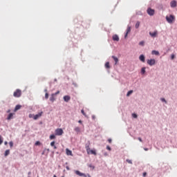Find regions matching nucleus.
I'll list each match as a JSON object with an SVG mask.
<instances>
[{
	"instance_id": "f257e3e1",
	"label": "nucleus",
	"mask_w": 177,
	"mask_h": 177,
	"mask_svg": "<svg viewBox=\"0 0 177 177\" xmlns=\"http://www.w3.org/2000/svg\"><path fill=\"white\" fill-rule=\"evenodd\" d=\"M166 20L167 22H169L171 24V23H173V21H175V16L174 15L167 16Z\"/></svg>"
},
{
	"instance_id": "f03ea898",
	"label": "nucleus",
	"mask_w": 177,
	"mask_h": 177,
	"mask_svg": "<svg viewBox=\"0 0 177 177\" xmlns=\"http://www.w3.org/2000/svg\"><path fill=\"white\" fill-rule=\"evenodd\" d=\"M64 133L62 129L58 128L55 129V136H62Z\"/></svg>"
},
{
	"instance_id": "7ed1b4c3",
	"label": "nucleus",
	"mask_w": 177,
	"mask_h": 177,
	"mask_svg": "<svg viewBox=\"0 0 177 177\" xmlns=\"http://www.w3.org/2000/svg\"><path fill=\"white\" fill-rule=\"evenodd\" d=\"M147 13L149 16H154V14L156 13V11L154 10V9H152L151 8H148L147 10Z\"/></svg>"
},
{
	"instance_id": "20e7f679",
	"label": "nucleus",
	"mask_w": 177,
	"mask_h": 177,
	"mask_svg": "<svg viewBox=\"0 0 177 177\" xmlns=\"http://www.w3.org/2000/svg\"><path fill=\"white\" fill-rule=\"evenodd\" d=\"M13 96L15 97H20V96H21V90L20 89H17L14 93H13Z\"/></svg>"
},
{
	"instance_id": "39448f33",
	"label": "nucleus",
	"mask_w": 177,
	"mask_h": 177,
	"mask_svg": "<svg viewBox=\"0 0 177 177\" xmlns=\"http://www.w3.org/2000/svg\"><path fill=\"white\" fill-rule=\"evenodd\" d=\"M147 64L149 66H154L156 64V59H151L147 60Z\"/></svg>"
},
{
	"instance_id": "423d86ee",
	"label": "nucleus",
	"mask_w": 177,
	"mask_h": 177,
	"mask_svg": "<svg viewBox=\"0 0 177 177\" xmlns=\"http://www.w3.org/2000/svg\"><path fill=\"white\" fill-rule=\"evenodd\" d=\"M42 114H44V112H40L38 114H36L33 116V120H38L40 117H42Z\"/></svg>"
},
{
	"instance_id": "0eeeda50",
	"label": "nucleus",
	"mask_w": 177,
	"mask_h": 177,
	"mask_svg": "<svg viewBox=\"0 0 177 177\" xmlns=\"http://www.w3.org/2000/svg\"><path fill=\"white\" fill-rule=\"evenodd\" d=\"M75 174H76V175H78L79 176H84V177H86V174H84V173H81L80 171L76 170L75 171Z\"/></svg>"
},
{
	"instance_id": "6e6552de",
	"label": "nucleus",
	"mask_w": 177,
	"mask_h": 177,
	"mask_svg": "<svg viewBox=\"0 0 177 177\" xmlns=\"http://www.w3.org/2000/svg\"><path fill=\"white\" fill-rule=\"evenodd\" d=\"M71 100V97H70L69 95L64 96V102H66V103L70 102Z\"/></svg>"
},
{
	"instance_id": "1a4fd4ad",
	"label": "nucleus",
	"mask_w": 177,
	"mask_h": 177,
	"mask_svg": "<svg viewBox=\"0 0 177 177\" xmlns=\"http://www.w3.org/2000/svg\"><path fill=\"white\" fill-rule=\"evenodd\" d=\"M171 8H176V1L173 0L170 2Z\"/></svg>"
},
{
	"instance_id": "9d476101",
	"label": "nucleus",
	"mask_w": 177,
	"mask_h": 177,
	"mask_svg": "<svg viewBox=\"0 0 177 177\" xmlns=\"http://www.w3.org/2000/svg\"><path fill=\"white\" fill-rule=\"evenodd\" d=\"M158 34V32L157 31H155L153 32H149V35H151V37H152L153 38L157 37Z\"/></svg>"
},
{
	"instance_id": "9b49d317",
	"label": "nucleus",
	"mask_w": 177,
	"mask_h": 177,
	"mask_svg": "<svg viewBox=\"0 0 177 177\" xmlns=\"http://www.w3.org/2000/svg\"><path fill=\"white\" fill-rule=\"evenodd\" d=\"M129 32H131V26L127 27V32H126V35H124V38H127V37H128V34H129Z\"/></svg>"
},
{
	"instance_id": "f8f14e48",
	"label": "nucleus",
	"mask_w": 177,
	"mask_h": 177,
	"mask_svg": "<svg viewBox=\"0 0 177 177\" xmlns=\"http://www.w3.org/2000/svg\"><path fill=\"white\" fill-rule=\"evenodd\" d=\"M112 38L113 41H120V37L117 35H114Z\"/></svg>"
},
{
	"instance_id": "ddd939ff",
	"label": "nucleus",
	"mask_w": 177,
	"mask_h": 177,
	"mask_svg": "<svg viewBox=\"0 0 177 177\" xmlns=\"http://www.w3.org/2000/svg\"><path fill=\"white\" fill-rule=\"evenodd\" d=\"M139 59L141 62H142V63H145V55H141L140 57H139Z\"/></svg>"
},
{
	"instance_id": "4468645a",
	"label": "nucleus",
	"mask_w": 177,
	"mask_h": 177,
	"mask_svg": "<svg viewBox=\"0 0 177 177\" xmlns=\"http://www.w3.org/2000/svg\"><path fill=\"white\" fill-rule=\"evenodd\" d=\"M112 59H113L115 62V65H117V63H118V58L114 55L112 56Z\"/></svg>"
},
{
	"instance_id": "2eb2a0df",
	"label": "nucleus",
	"mask_w": 177,
	"mask_h": 177,
	"mask_svg": "<svg viewBox=\"0 0 177 177\" xmlns=\"http://www.w3.org/2000/svg\"><path fill=\"white\" fill-rule=\"evenodd\" d=\"M74 131L77 133H80L81 132V129L78 127H75Z\"/></svg>"
},
{
	"instance_id": "dca6fc26",
	"label": "nucleus",
	"mask_w": 177,
	"mask_h": 177,
	"mask_svg": "<svg viewBox=\"0 0 177 177\" xmlns=\"http://www.w3.org/2000/svg\"><path fill=\"white\" fill-rule=\"evenodd\" d=\"M66 155L67 156H73V152L71 151H70V149H66Z\"/></svg>"
},
{
	"instance_id": "f3484780",
	"label": "nucleus",
	"mask_w": 177,
	"mask_h": 177,
	"mask_svg": "<svg viewBox=\"0 0 177 177\" xmlns=\"http://www.w3.org/2000/svg\"><path fill=\"white\" fill-rule=\"evenodd\" d=\"M10 154V150L7 149V150L5 151L4 156H5V157H8V156H9Z\"/></svg>"
},
{
	"instance_id": "a211bd4d",
	"label": "nucleus",
	"mask_w": 177,
	"mask_h": 177,
	"mask_svg": "<svg viewBox=\"0 0 177 177\" xmlns=\"http://www.w3.org/2000/svg\"><path fill=\"white\" fill-rule=\"evenodd\" d=\"M152 55H156V56H158L160 53L156 50H152Z\"/></svg>"
},
{
	"instance_id": "6ab92c4d",
	"label": "nucleus",
	"mask_w": 177,
	"mask_h": 177,
	"mask_svg": "<svg viewBox=\"0 0 177 177\" xmlns=\"http://www.w3.org/2000/svg\"><path fill=\"white\" fill-rule=\"evenodd\" d=\"M50 102H54L55 100H56V99L55 98V94H52L50 97Z\"/></svg>"
},
{
	"instance_id": "aec40b11",
	"label": "nucleus",
	"mask_w": 177,
	"mask_h": 177,
	"mask_svg": "<svg viewBox=\"0 0 177 177\" xmlns=\"http://www.w3.org/2000/svg\"><path fill=\"white\" fill-rule=\"evenodd\" d=\"M89 154H93L94 156H96V151L93 150V149H90L89 151Z\"/></svg>"
},
{
	"instance_id": "412c9836",
	"label": "nucleus",
	"mask_w": 177,
	"mask_h": 177,
	"mask_svg": "<svg viewBox=\"0 0 177 177\" xmlns=\"http://www.w3.org/2000/svg\"><path fill=\"white\" fill-rule=\"evenodd\" d=\"M21 109V105H17L15 108V111H17V110H20Z\"/></svg>"
},
{
	"instance_id": "4be33fe9",
	"label": "nucleus",
	"mask_w": 177,
	"mask_h": 177,
	"mask_svg": "<svg viewBox=\"0 0 177 177\" xmlns=\"http://www.w3.org/2000/svg\"><path fill=\"white\" fill-rule=\"evenodd\" d=\"M86 150L87 154H89V151H91V148L89 147V145L86 146Z\"/></svg>"
},
{
	"instance_id": "5701e85b",
	"label": "nucleus",
	"mask_w": 177,
	"mask_h": 177,
	"mask_svg": "<svg viewBox=\"0 0 177 177\" xmlns=\"http://www.w3.org/2000/svg\"><path fill=\"white\" fill-rule=\"evenodd\" d=\"M13 118V113H10L7 118V120H12Z\"/></svg>"
},
{
	"instance_id": "b1692460",
	"label": "nucleus",
	"mask_w": 177,
	"mask_h": 177,
	"mask_svg": "<svg viewBox=\"0 0 177 177\" xmlns=\"http://www.w3.org/2000/svg\"><path fill=\"white\" fill-rule=\"evenodd\" d=\"M50 140H53V139H56V136L55 134H52L50 136Z\"/></svg>"
},
{
	"instance_id": "393cba45",
	"label": "nucleus",
	"mask_w": 177,
	"mask_h": 177,
	"mask_svg": "<svg viewBox=\"0 0 177 177\" xmlns=\"http://www.w3.org/2000/svg\"><path fill=\"white\" fill-rule=\"evenodd\" d=\"M105 68H110V62H108L105 63Z\"/></svg>"
},
{
	"instance_id": "a878e982",
	"label": "nucleus",
	"mask_w": 177,
	"mask_h": 177,
	"mask_svg": "<svg viewBox=\"0 0 177 177\" xmlns=\"http://www.w3.org/2000/svg\"><path fill=\"white\" fill-rule=\"evenodd\" d=\"M141 73H142V74H145V73H146V68L145 67L142 68Z\"/></svg>"
},
{
	"instance_id": "bb28decb",
	"label": "nucleus",
	"mask_w": 177,
	"mask_h": 177,
	"mask_svg": "<svg viewBox=\"0 0 177 177\" xmlns=\"http://www.w3.org/2000/svg\"><path fill=\"white\" fill-rule=\"evenodd\" d=\"M132 93H133V91L131 90V91H128L127 96H129V95H132Z\"/></svg>"
},
{
	"instance_id": "cd10ccee",
	"label": "nucleus",
	"mask_w": 177,
	"mask_h": 177,
	"mask_svg": "<svg viewBox=\"0 0 177 177\" xmlns=\"http://www.w3.org/2000/svg\"><path fill=\"white\" fill-rule=\"evenodd\" d=\"M139 26H140V22L138 21V22L136 24V28H139Z\"/></svg>"
},
{
	"instance_id": "c85d7f7f",
	"label": "nucleus",
	"mask_w": 177,
	"mask_h": 177,
	"mask_svg": "<svg viewBox=\"0 0 177 177\" xmlns=\"http://www.w3.org/2000/svg\"><path fill=\"white\" fill-rule=\"evenodd\" d=\"M81 113L82 114H83V115H84V117H86V113H85V111H84V109H82Z\"/></svg>"
},
{
	"instance_id": "c756f323",
	"label": "nucleus",
	"mask_w": 177,
	"mask_h": 177,
	"mask_svg": "<svg viewBox=\"0 0 177 177\" xmlns=\"http://www.w3.org/2000/svg\"><path fill=\"white\" fill-rule=\"evenodd\" d=\"M3 143V139L2 138V136H0V145H2Z\"/></svg>"
},
{
	"instance_id": "7c9ffc66",
	"label": "nucleus",
	"mask_w": 177,
	"mask_h": 177,
	"mask_svg": "<svg viewBox=\"0 0 177 177\" xmlns=\"http://www.w3.org/2000/svg\"><path fill=\"white\" fill-rule=\"evenodd\" d=\"M35 145V146H40L41 145V142L37 141Z\"/></svg>"
},
{
	"instance_id": "2f4dec72",
	"label": "nucleus",
	"mask_w": 177,
	"mask_h": 177,
	"mask_svg": "<svg viewBox=\"0 0 177 177\" xmlns=\"http://www.w3.org/2000/svg\"><path fill=\"white\" fill-rule=\"evenodd\" d=\"M139 45H140L141 46H145V41H142L139 43Z\"/></svg>"
},
{
	"instance_id": "473e14b6",
	"label": "nucleus",
	"mask_w": 177,
	"mask_h": 177,
	"mask_svg": "<svg viewBox=\"0 0 177 177\" xmlns=\"http://www.w3.org/2000/svg\"><path fill=\"white\" fill-rule=\"evenodd\" d=\"M132 117H133V118H138V115H136V113H133V114H132Z\"/></svg>"
},
{
	"instance_id": "72a5a7b5",
	"label": "nucleus",
	"mask_w": 177,
	"mask_h": 177,
	"mask_svg": "<svg viewBox=\"0 0 177 177\" xmlns=\"http://www.w3.org/2000/svg\"><path fill=\"white\" fill-rule=\"evenodd\" d=\"M127 162H128L129 164H132V160H129V159H127Z\"/></svg>"
},
{
	"instance_id": "f704fd0d",
	"label": "nucleus",
	"mask_w": 177,
	"mask_h": 177,
	"mask_svg": "<svg viewBox=\"0 0 177 177\" xmlns=\"http://www.w3.org/2000/svg\"><path fill=\"white\" fill-rule=\"evenodd\" d=\"M9 145H10V147H13V142L10 141L9 142Z\"/></svg>"
},
{
	"instance_id": "c9c22d12",
	"label": "nucleus",
	"mask_w": 177,
	"mask_h": 177,
	"mask_svg": "<svg viewBox=\"0 0 177 177\" xmlns=\"http://www.w3.org/2000/svg\"><path fill=\"white\" fill-rule=\"evenodd\" d=\"M60 93V91H57L55 93H53V95H54V96H56V95H59Z\"/></svg>"
},
{
	"instance_id": "e433bc0d",
	"label": "nucleus",
	"mask_w": 177,
	"mask_h": 177,
	"mask_svg": "<svg viewBox=\"0 0 177 177\" xmlns=\"http://www.w3.org/2000/svg\"><path fill=\"white\" fill-rule=\"evenodd\" d=\"M45 97L46 99H48L49 97V94L48 93H46Z\"/></svg>"
},
{
	"instance_id": "4c0bfd02",
	"label": "nucleus",
	"mask_w": 177,
	"mask_h": 177,
	"mask_svg": "<svg viewBox=\"0 0 177 177\" xmlns=\"http://www.w3.org/2000/svg\"><path fill=\"white\" fill-rule=\"evenodd\" d=\"M89 168H92V169H95V166H93L92 165H88Z\"/></svg>"
},
{
	"instance_id": "58836bf2",
	"label": "nucleus",
	"mask_w": 177,
	"mask_h": 177,
	"mask_svg": "<svg viewBox=\"0 0 177 177\" xmlns=\"http://www.w3.org/2000/svg\"><path fill=\"white\" fill-rule=\"evenodd\" d=\"M50 146L52 147H53V146H55V141H53V142H50Z\"/></svg>"
},
{
	"instance_id": "ea45409f",
	"label": "nucleus",
	"mask_w": 177,
	"mask_h": 177,
	"mask_svg": "<svg viewBox=\"0 0 177 177\" xmlns=\"http://www.w3.org/2000/svg\"><path fill=\"white\" fill-rule=\"evenodd\" d=\"M106 149L109 150V151H111V147H110V146H106Z\"/></svg>"
},
{
	"instance_id": "a19ab883",
	"label": "nucleus",
	"mask_w": 177,
	"mask_h": 177,
	"mask_svg": "<svg viewBox=\"0 0 177 177\" xmlns=\"http://www.w3.org/2000/svg\"><path fill=\"white\" fill-rule=\"evenodd\" d=\"M34 115H32V114H31V113L29 114V118H34Z\"/></svg>"
},
{
	"instance_id": "79ce46f5",
	"label": "nucleus",
	"mask_w": 177,
	"mask_h": 177,
	"mask_svg": "<svg viewBox=\"0 0 177 177\" xmlns=\"http://www.w3.org/2000/svg\"><path fill=\"white\" fill-rule=\"evenodd\" d=\"M171 57V60H174V59H175V55L172 54Z\"/></svg>"
},
{
	"instance_id": "37998d69",
	"label": "nucleus",
	"mask_w": 177,
	"mask_h": 177,
	"mask_svg": "<svg viewBox=\"0 0 177 177\" xmlns=\"http://www.w3.org/2000/svg\"><path fill=\"white\" fill-rule=\"evenodd\" d=\"M160 100H162V102H165V103H167V100H165V98H161Z\"/></svg>"
},
{
	"instance_id": "c03bdc74",
	"label": "nucleus",
	"mask_w": 177,
	"mask_h": 177,
	"mask_svg": "<svg viewBox=\"0 0 177 177\" xmlns=\"http://www.w3.org/2000/svg\"><path fill=\"white\" fill-rule=\"evenodd\" d=\"M147 175V173H146V172H144L143 174H142V176L145 177V176H146Z\"/></svg>"
},
{
	"instance_id": "a18cd8bd",
	"label": "nucleus",
	"mask_w": 177,
	"mask_h": 177,
	"mask_svg": "<svg viewBox=\"0 0 177 177\" xmlns=\"http://www.w3.org/2000/svg\"><path fill=\"white\" fill-rule=\"evenodd\" d=\"M108 142H109V143H111V142H112L111 138L108 139Z\"/></svg>"
},
{
	"instance_id": "49530a36",
	"label": "nucleus",
	"mask_w": 177,
	"mask_h": 177,
	"mask_svg": "<svg viewBox=\"0 0 177 177\" xmlns=\"http://www.w3.org/2000/svg\"><path fill=\"white\" fill-rule=\"evenodd\" d=\"M138 140H139L140 142H142V138H138Z\"/></svg>"
},
{
	"instance_id": "de8ad7c7",
	"label": "nucleus",
	"mask_w": 177,
	"mask_h": 177,
	"mask_svg": "<svg viewBox=\"0 0 177 177\" xmlns=\"http://www.w3.org/2000/svg\"><path fill=\"white\" fill-rule=\"evenodd\" d=\"M78 122L79 124H82V120H79Z\"/></svg>"
},
{
	"instance_id": "09e8293b",
	"label": "nucleus",
	"mask_w": 177,
	"mask_h": 177,
	"mask_svg": "<svg viewBox=\"0 0 177 177\" xmlns=\"http://www.w3.org/2000/svg\"><path fill=\"white\" fill-rule=\"evenodd\" d=\"M53 147H54L55 149H57V147L55 145H54Z\"/></svg>"
},
{
	"instance_id": "8fccbe9b",
	"label": "nucleus",
	"mask_w": 177,
	"mask_h": 177,
	"mask_svg": "<svg viewBox=\"0 0 177 177\" xmlns=\"http://www.w3.org/2000/svg\"><path fill=\"white\" fill-rule=\"evenodd\" d=\"M4 145H8V142H7V141H6L5 142H4Z\"/></svg>"
},
{
	"instance_id": "3c124183",
	"label": "nucleus",
	"mask_w": 177,
	"mask_h": 177,
	"mask_svg": "<svg viewBox=\"0 0 177 177\" xmlns=\"http://www.w3.org/2000/svg\"><path fill=\"white\" fill-rule=\"evenodd\" d=\"M145 150L146 151H147L148 149H147V148H145Z\"/></svg>"
},
{
	"instance_id": "603ef678",
	"label": "nucleus",
	"mask_w": 177,
	"mask_h": 177,
	"mask_svg": "<svg viewBox=\"0 0 177 177\" xmlns=\"http://www.w3.org/2000/svg\"><path fill=\"white\" fill-rule=\"evenodd\" d=\"M66 169H68H68H70V168H69L68 167H66Z\"/></svg>"
},
{
	"instance_id": "864d4df0",
	"label": "nucleus",
	"mask_w": 177,
	"mask_h": 177,
	"mask_svg": "<svg viewBox=\"0 0 177 177\" xmlns=\"http://www.w3.org/2000/svg\"><path fill=\"white\" fill-rule=\"evenodd\" d=\"M53 177H57L56 175H54Z\"/></svg>"
},
{
	"instance_id": "5fc2aeb1",
	"label": "nucleus",
	"mask_w": 177,
	"mask_h": 177,
	"mask_svg": "<svg viewBox=\"0 0 177 177\" xmlns=\"http://www.w3.org/2000/svg\"><path fill=\"white\" fill-rule=\"evenodd\" d=\"M47 91H48V90L46 89V90H45V92H47Z\"/></svg>"
},
{
	"instance_id": "6e6d98bb",
	"label": "nucleus",
	"mask_w": 177,
	"mask_h": 177,
	"mask_svg": "<svg viewBox=\"0 0 177 177\" xmlns=\"http://www.w3.org/2000/svg\"><path fill=\"white\" fill-rule=\"evenodd\" d=\"M88 177H91V176H88Z\"/></svg>"
}]
</instances>
